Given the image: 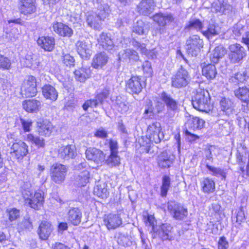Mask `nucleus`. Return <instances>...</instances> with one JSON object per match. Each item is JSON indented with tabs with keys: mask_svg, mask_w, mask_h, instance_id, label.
<instances>
[{
	"mask_svg": "<svg viewBox=\"0 0 249 249\" xmlns=\"http://www.w3.org/2000/svg\"><path fill=\"white\" fill-rule=\"evenodd\" d=\"M107 186V184L104 182L99 183L94 188V193L99 197H106L108 194Z\"/></svg>",
	"mask_w": 249,
	"mask_h": 249,
	"instance_id": "nucleus-48",
	"label": "nucleus"
},
{
	"mask_svg": "<svg viewBox=\"0 0 249 249\" xmlns=\"http://www.w3.org/2000/svg\"><path fill=\"white\" fill-rule=\"evenodd\" d=\"M126 89L129 92L136 94L140 92L142 89L140 79L137 76H132L127 82Z\"/></svg>",
	"mask_w": 249,
	"mask_h": 249,
	"instance_id": "nucleus-21",
	"label": "nucleus"
},
{
	"mask_svg": "<svg viewBox=\"0 0 249 249\" xmlns=\"http://www.w3.org/2000/svg\"><path fill=\"white\" fill-rule=\"evenodd\" d=\"M246 74L244 73H240L238 72L235 74L234 77L231 78V80L232 81L239 82H243L246 79Z\"/></svg>",
	"mask_w": 249,
	"mask_h": 249,
	"instance_id": "nucleus-62",
	"label": "nucleus"
},
{
	"mask_svg": "<svg viewBox=\"0 0 249 249\" xmlns=\"http://www.w3.org/2000/svg\"><path fill=\"white\" fill-rule=\"evenodd\" d=\"M27 140L38 148H44L45 146V140L43 138L34 135L33 134L27 135Z\"/></svg>",
	"mask_w": 249,
	"mask_h": 249,
	"instance_id": "nucleus-43",
	"label": "nucleus"
},
{
	"mask_svg": "<svg viewBox=\"0 0 249 249\" xmlns=\"http://www.w3.org/2000/svg\"><path fill=\"white\" fill-rule=\"evenodd\" d=\"M205 121L198 117H190L186 123V126L193 130L200 129L204 127Z\"/></svg>",
	"mask_w": 249,
	"mask_h": 249,
	"instance_id": "nucleus-31",
	"label": "nucleus"
},
{
	"mask_svg": "<svg viewBox=\"0 0 249 249\" xmlns=\"http://www.w3.org/2000/svg\"><path fill=\"white\" fill-rule=\"evenodd\" d=\"M174 158L167 151L160 153L158 156L157 162L158 165L161 168H167L173 164Z\"/></svg>",
	"mask_w": 249,
	"mask_h": 249,
	"instance_id": "nucleus-16",
	"label": "nucleus"
},
{
	"mask_svg": "<svg viewBox=\"0 0 249 249\" xmlns=\"http://www.w3.org/2000/svg\"><path fill=\"white\" fill-rule=\"evenodd\" d=\"M171 184V179L169 176H164L162 180V185L160 187V195L162 197L166 196L167 192Z\"/></svg>",
	"mask_w": 249,
	"mask_h": 249,
	"instance_id": "nucleus-46",
	"label": "nucleus"
},
{
	"mask_svg": "<svg viewBox=\"0 0 249 249\" xmlns=\"http://www.w3.org/2000/svg\"><path fill=\"white\" fill-rule=\"evenodd\" d=\"M109 93V89L106 88L101 93L98 94L94 99L97 104L98 105L102 104L104 100L108 97Z\"/></svg>",
	"mask_w": 249,
	"mask_h": 249,
	"instance_id": "nucleus-51",
	"label": "nucleus"
},
{
	"mask_svg": "<svg viewBox=\"0 0 249 249\" xmlns=\"http://www.w3.org/2000/svg\"><path fill=\"white\" fill-rule=\"evenodd\" d=\"M115 106L118 111L122 113H124L127 111L129 108L128 103L125 100L120 96L116 97L115 102Z\"/></svg>",
	"mask_w": 249,
	"mask_h": 249,
	"instance_id": "nucleus-42",
	"label": "nucleus"
},
{
	"mask_svg": "<svg viewBox=\"0 0 249 249\" xmlns=\"http://www.w3.org/2000/svg\"><path fill=\"white\" fill-rule=\"evenodd\" d=\"M96 102V101H95L94 99L87 100L83 105V109L87 110L89 107H97L98 105L97 104Z\"/></svg>",
	"mask_w": 249,
	"mask_h": 249,
	"instance_id": "nucleus-63",
	"label": "nucleus"
},
{
	"mask_svg": "<svg viewBox=\"0 0 249 249\" xmlns=\"http://www.w3.org/2000/svg\"><path fill=\"white\" fill-rule=\"evenodd\" d=\"M187 53L192 56H196L203 47V40L197 35L190 36L186 42Z\"/></svg>",
	"mask_w": 249,
	"mask_h": 249,
	"instance_id": "nucleus-5",
	"label": "nucleus"
},
{
	"mask_svg": "<svg viewBox=\"0 0 249 249\" xmlns=\"http://www.w3.org/2000/svg\"><path fill=\"white\" fill-rule=\"evenodd\" d=\"M202 74L207 79L212 80L214 79L217 75V71L214 65L208 64L203 67Z\"/></svg>",
	"mask_w": 249,
	"mask_h": 249,
	"instance_id": "nucleus-36",
	"label": "nucleus"
},
{
	"mask_svg": "<svg viewBox=\"0 0 249 249\" xmlns=\"http://www.w3.org/2000/svg\"><path fill=\"white\" fill-rule=\"evenodd\" d=\"M74 74L75 79L80 82H85L90 77L89 70L84 68L76 70Z\"/></svg>",
	"mask_w": 249,
	"mask_h": 249,
	"instance_id": "nucleus-39",
	"label": "nucleus"
},
{
	"mask_svg": "<svg viewBox=\"0 0 249 249\" xmlns=\"http://www.w3.org/2000/svg\"><path fill=\"white\" fill-rule=\"evenodd\" d=\"M109 166L113 167L118 165L120 163V159L117 153H111L110 156L105 161Z\"/></svg>",
	"mask_w": 249,
	"mask_h": 249,
	"instance_id": "nucleus-49",
	"label": "nucleus"
},
{
	"mask_svg": "<svg viewBox=\"0 0 249 249\" xmlns=\"http://www.w3.org/2000/svg\"><path fill=\"white\" fill-rule=\"evenodd\" d=\"M230 53L229 58L233 63L241 60L246 55L245 50L243 47L238 43L231 44L229 47Z\"/></svg>",
	"mask_w": 249,
	"mask_h": 249,
	"instance_id": "nucleus-9",
	"label": "nucleus"
},
{
	"mask_svg": "<svg viewBox=\"0 0 249 249\" xmlns=\"http://www.w3.org/2000/svg\"><path fill=\"white\" fill-rule=\"evenodd\" d=\"M119 58L120 60L129 59L130 61H136L139 60V56L136 51L132 49H127L119 53Z\"/></svg>",
	"mask_w": 249,
	"mask_h": 249,
	"instance_id": "nucleus-30",
	"label": "nucleus"
},
{
	"mask_svg": "<svg viewBox=\"0 0 249 249\" xmlns=\"http://www.w3.org/2000/svg\"><path fill=\"white\" fill-rule=\"evenodd\" d=\"M206 166L210 171L212 172L213 175L224 176V173L221 169L210 166L208 163L206 164Z\"/></svg>",
	"mask_w": 249,
	"mask_h": 249,
	"instance_id": "nucleus-56",
	"label": "nucleus"
},
{
	"mask_svg": "<svg viewBox=\"0 0 249 249\" xmlns=\"http://www.w3.org/2000/svg\"><path fill=\"white\" fill-rule=\"evenodd\" d=\"M111 153L118 154V143L116 141L110 139L109 142Z\"/></svg>",
	"mask_w": 249,
	"mask_h": 249,
	"instance_id": "nucleus-64",
	"label": "nucleus"
},
{
	"mask_svg": "<svg viewBox=\"0 0 249 249\" xmlns=\"http://www.w3.org/2000/svg\"><path fill=\"white\" fill-rule=\"evenodd\" d=\"M35 0H18V10L25 15L31 14L36 11Z\"/></svg>",
	"mask_w": 249,
	"mask_h": 249,
	"instance_id": "nucleus-14",
	"label": "nucleus"
},
{
	"mask_svg": "<svg viewBox=\"0 0 249 249\" xmlns=\"http://www.w3.org/2000/svg\"><path fill=\"white\" fill-rule=\"evenodd\" d=\"M86 158L88 160H92L97 164H102L105 160V155L101 150L89 147L85 152Z\"/></svg>",
	"mask_w": 249,
	"mask_h": 249,
	"instance_id": "nucleus-13",
	"label": "nucleus"
},
{
	"mask_svg": "<svg viewBox=\"0 0 249 249\" xmlns=\"http://www.w3.org/2000/svg\"><path fill=\"white\" fill-rule=\"evenodd\" d=\"M103 221L107 230H114L119 228L123 223L122 218L120 214L109 213L105 214Z\"/></svg>",
	"mask_w": 249,
	"mask_h": 249,
	"instance_id": "nucleus-12",
	"label": "nucleus"
},
{
	"mask_svg": "<svg viewBox=\"0 0 249 249\" xmlns=\"http://www.w3.org/2000/svg\"><path fill=\"white\" fill-rule=\"evenodd\" d=\"M89 172L85 170L81 172L75 178L77 185L79 187L84 186L89 182Z\"/></svg>",
	"mask_w": 249,
	"mask_h": 249,
	"instance_id": "nucleus-41",
	"label": "nucleus"
},
{
	"mask_svg": "<svg viewBox=\"0 0 249 249\" xmlns=\"http://www.w3.org/2000/svg\"><path fill=\"white\" fill-rule=\"evenodd\" d=\"M78 54L85 59H89L91 54V44L85 40H79L76 43Z\"/></svg>",
	"mask_w": 249,
	"mask_h": 249,
	"instance_id": "nucleus-15",
	"label": "nucleus"
},
{
	"mask_svg": "<svg viewBox=\"0 0 249 249\" xmlns=\"http://www.w3.org/2000/svg\"><path fill=\"white\" fill-rule=\"evenodd\" d=\"M191 80L188 72L182 66L178 70L172 77V86L176 88L186 87Z\"/></svg>",
	"mask_w": 249,
	"mask_h": 249,
	"instance_id": "nucleus-4",
	"label": "nucleus"
},
{
	"mask_svg": "<svg viewBox=\"0 0 249 249\" xmlns=\"http://www.w3.org/2000/svg\"><path fill=\"white\" fill-rule=\"evenodd\" d=\"M149 29L146 24L142 20H138L133 26L132 32L139 35H147Z\"/></svg>",
	"mask_w": 249,
	"mask_h": 249,
	"instance_id": "nucleus-37",
	"label": "nucleus"
},
{
	"mask_svg": "<svg viewBox=\"0 0 249 249\" xmlns=\"http://www.w3.org/2000/svg\"><path fill=\"white\" fill-rule=\"evenodd\" d=\"M229 248V243L224 236L219 238L218 242V249H228Z\"/></svg>",
	"mask_w": 249,
	"mask_h": 249,
	"instance_id": "nucleus-59",
	"label": "nucleus"
},
{
	"mask_svg": "<svg viewBox=\"0 0 249 249\" xmlns=\"http://www.w3.org/2000/svg\"><path fill=\"white\" fill-rule=\"evenodd\" d=\"M153 20L159 25L164 26L168 23L172 21L174 18L171 14L164 15L158 13L153 16Z\"/></svg>",
	"mask_w": 249,
	"mask_h": 249,
	"instance_id": "nucleus-33",
	"label": "nucleus"
},
{
	"mask_svg": "<svg viewBox=\"0 0 249 249\" xmlns=\"http://www.w3.org/2000/svg\"><path fill=\"white\" fill-rule=\"evenodd\" d=\"M118 243L124 247L129 246L131 242L128 236L125 235L122 233H119L117 237Z\"/></svg>",
	"mask_w": 249,
	"mask_h": 249,
	"instance_id": "nucleus-52",
	"label": "nucleus"
},
{
	"mask_svg": "<svg viewBox=\"0 0 249 249\" xmlns=\"http://www.w3.org/2000/svg\"><path fill=\"white\" fill-rule=\"evenodd\" d=\"M75 155V148L71 145L62 146L58 150V156L62 159L68 160L70 158H73Z\"/></svg>",
	"mask_w": 249,
	"mask_h": 249,
	"instance_id": "nucleus-24",
	"label": "nucleus"
},
{
	"mask_svg": "<svg viewBox=\"0 0 249 249\" xmlns=\"http://www.w3.org/2000/svg\"><path fill=\"white\" fill-rule=\"evenodd\" d=\"M226 53V48L223 45H220L213 50V53L210 56V60L212 62L216 64Z\"/></svg>",
	"mask_w": 249,
	"mask_h": 249,
	"instance_id": "nucleus-29",
	"label": "nucleus"
},
{
	"mask_svg": "<svg viewBox=\"0 0 249 249\" xmlns=\"http://www.w3.org/2000/svg\"><path fill=\"white\" fill-rule=\"evenodd\" d=\"M38 45L45 51H52L54 47V39L50 36H41L37 40Z\"/></svg>",
	"mask_w": 249,
	"mask_h": 249,
	"instance_id": "nucleus-25",
	"label": "nucleus"
},
{
	"mask_svg": "<svg viewBox=\"0 0 249 249\" xmlns=\"http://www.w3.org/2000/svg\"><path fill=\"white\" fill-rule=\"evenodd\" d=\"M231 6L227 3H221L220 1L212 4V11L213 12L225 13L226 10H230Z\"/></svg>",
	"mask_w": 249,
	"mask_h": 249,
	"instance_id": "nucleus-45",
	"label": "nucleus"
},
{
	"mask_svg": "<svg viewBox=\"0 0 249 249\" xmlns=\"http://www.w3.org/2000/svg\"><path fill=\"white\" fill-rule=\"evenodd\" d=\"M28 153V146L21 141L13 143L10 147V154L14 159L21 161Z\"/></svg>",
	"mask_w": 249,
	"mask_h": 249,
	"instance_id": "nucleus-6",
	"label": "nucleus"
},
{
	"mask_svg": "<svg viewBox=\"0 0 249 249\" xmlns=\"http://www.w3.org/2000/svg\"><path fill=\"white\" fill-rule=\"evenodd\" d=\"M53 230L51 224L47 221H42L40 224L37 233L42 240H46L51 234Z\"/></svg>",
	"mask_w": 249,
	"mask_h": 249,
	"instance_id": "nucleus-23",
	"label": "nucleus"
},
{
	"mask_svg": "<svg viewBox=\"0 0 249 249\" xmlns=\"http://www.w3.org/2000/svg\"><path fill=\"white\" fill-rule=\"evenodd\" d=\"M236 162L239 165L240 170L241 171V174L244 177L246 175V169H245L244 163L245 161L243 160V156L238 152L237 153L236 155Z\"/></svg>",
	"mask_w": 249,
	"mask_h": 249,
	"instance_id": "nucleus-53",
	"label": "nucleus"
},
{
	"mask_svg": "<svg viewBox=\"0 0 249 249\" xmlns=\"http://www.w3.org/2000/svg\"><path fill=\"white\" fill-rule=\"evenodd\" d=\"M146 136L150 142L160 143L164 138L160 124L156 122L149 124L147 129Z\"/></svg>",
	"mask_w": 249,
	"mask_h": 249,
	"instance_id": "nucleus-7",
	"label": "nucleus"
},
{
	"mask_svg": "<svg viewBox=\"0 0 249 249\" xmlns=\"http://www.w3.org/2000/svg\"><path fill=\"white\" fill-rule=\"evenodd\" d=\"M22 194L27 205L36 210L42 206L44 198L41 193L36 192L33 195L30 190L25 189Z\"/></svg>",
	"mask_w": 249,
	"mask_h": 249,
	"instance_id": "nucleus-3",
	"label": "nucleus"
},
{
	"mask_svg": "<svg viewBox=\"0 0 249 249\" xmlns=\"http://www.w3.org/2000/svg\"><path fill=\"white\" fill-rule=\"evenodd\" d=\"M62 61L63 64L68 68H71L74 66L75 59L74 57L70 54H63Z\"/></svg>",
	"mask_w": 249,
	"mask_h": 249,
	"instance_id": "nucleus-50",
	"label": "nucleus"
},
{
	"mask_svg": "<svg viewBox=\"0 0 249 249\" xmlns=\"http://www.w3.org/2000/svg\"><path fill=\"white\" fill-rule=\"evenodd\" d=\"M53 29L55 33L62 36L71 37L73 34L72 30L61 22L53 23Z\"/></svg>",
	"mask_w": 249,
	"mask_h": 249,
	"instance_id": "nucleus-20",
	"label": "nucleus"
},
{
	"mask_svg": "<svg viewBox=\"0 0 249 249\" xmlns=\"http://www.w3.org/2000/svg\"><path fill=\"white\" fill-rule=\"evenodd\" d=\"M244 210L243 207H240L236 216V222L239 224L245 220Z\"/></svg>",
	"mask_w": 249,
	"mask_h": 249,
	"instance_id": "nucleus-61",
	"label": "nucleus"
},
{
	"mask_svg": "<svg viewBox=\"0 0 249 249\" xmlns=\"http://www.w3.org/2000/svg\"><path fill=\"white\" fill-rule=\"evenodd\" d=\"M38 131L41 135L49 136L53 132V127L52 123L47 120L37 122Z\"/></svg>",
	"mask_w": 249,
	"mask_h": 249,
	"instance_id": "nucleus-22",
	"label": "nucleus"
},
{
	"mask_svg": "<svg viewBox=\"0 0 249 249\" xmlns=\"http://www.w3.org/2000/svg\"><path fill=\"white\" fill-rule=\"evenodd\" d=\"M87 22L89 27L95 30H100L101 29V20L94 13L88 14Z\"/></svg>",
	"mask_w": 249,
	"mask_h": 249,
	"instance_id": "nucleus-35",
	"label": "nucleus"
},
{
	"mask_svg": "<svg viewBox=\"0 0 249 249\" xmlns=\"http://www.w3.org/2000/svg\"><path fill=\"white\" fill-rule=\"evenodd\" d=\"M235 95L243 102H249V89L247 87L239 88L235 91Z\"/></svg>",
	"mask_w": 249,
	"mask_h": 249,
	"instance_id": "nucleus-44",
	"label": "nucleus"
},
{
	"mask_svg": "<svg viewBox=\"0 0 249 249\" xmlns=\"http://www.w3.org/2000/svg\"><path fill=\"white\" fill-rule=\"evenodd\" d=\"M155 7L153 0H142L138 6L140 13L147 15L153 12Z\"/></svg>",
	"mask_w": 249,
	"mask_h": 249,
	"instance_id": "nucleus-26",
	"label": "nucleus"
},
{
	"mask_svg": "<svg viewBox=\"0 0 249 249\" xmlns=\"http://www.w3.org/2000/svg\"><path fill=\"white\" fill-rule=\"evenodd\" d=\"M192 102L194 107L199 111L207 112L210 110V96L207 90L202 89L197 90L192 98Z\"/></svg>",
	"mask_w": 249,
	"mask_h": 249,
	"instance_id": "nucleus-1",
	"label": "nucleus"
},
{
	"mask_svg": "<svg viewBox=\"0 0 249 249\" xmlns=\"http://www.w3.org/2000/svg\"><path fill=\"white\" fill-rule=\"evenodd\" d=\"M11 65L10 60L6 57L0 54V69L8 70Z\"/></svg>",
	"mask_w": 249,
	"mask_h": 249,
	"instance_id": "nucleus-54",
	"label": "nucleus"
},
{
	"mask_svg": "<svg viewBox=\"0 0 249 249\" xmlns=\"http://www.w3.org/2000/svg\"><path fill=\"white\" fill-rule=\"evenodd\" d=\"M167 208L173 217L177 220H182L188 214L187 209L175 201L169 202Z\"/></svg>",
	"mask_w": 249,
	"mask_h": 249,
	"instance_id": "nucleus-10",
	"label": "nucleus"
},
{
	"mask_svg": "<svg viewBox=\"0 0 249 249\" xmlns=\"http://www.w3.org/2000/svg\"><path fill=\"white\" fill-rule=\"evenodd\" d=\"M23 130L25 131L29 132L31 130L30 127L32 125L33 122L30 119H20Z\"/></svg>",
	"mask_w": 249,
	"mask_h": 249,
	"instance_id": "nucleus-57",
	"label": "nucleus"
},
{
	"mask_svg": "<svg viewBox=\"0 0 249 249\" xmlns=\"http://www.w3.org/2000/svg\"><path fill=\"white\" fill-rule=\"evenodd\" d=\"M172 227L167 223L163 224L160 226L159 234L163 240H172L174 236L172 232Z\"/></svg>",
	"mask_w": 249,
	"mask_h": 249,
	"instance_id": "nucleus-32",
	"label": "nucleus"
},
{
	"mask_svg": "<svg viewBox=\"0 0 249 249\" xmlns=\"http://www.w3.org/2000/svg\"><path fill=\"white\" fill-rule=\"evenodd\" d=\"M221 110L224 112L226 115H230L234 111V104L229 99L223 98L220 102Z\"/></svg>",
	"mask_w": 249,
	"mask_h": 249,
	"instance_id": "nucleus-34",
	"label": "nucleus"
},
{
	"mask_svg": "<svg viewBox=\"0 0 249 249\" xmlns=\"http://www.w3.org/2000/svg\"><path fill=\"white\" fill-rule=\"evenodd\" d=\"M97 41L103 49L110 51L114 48V43L111 39L110 34L102 32L97 39Z\"/></svg>",
	"mask_w": 249,
	"mask_h": 249,
	"instance_id": "nucleus-19",
	"label": "nucleus"
},
{
	"mask_svg": "<svg viewBox=\"0 0 249 249\" xmlns=\"http://www.w3.org/2000/svg\"><path fill=\"white\" fill-rule=\"evenodd\" d=\"M94 14L97 15L98 18H99L101 21L104 20L108 16L107 12L102 7H101L100 9H98L97 12Z\"/></svg>",
	"mask_w": 249,
	"mask_h": 249,
	"instance_id": "nucleus-60",
	"label": "nucleus"
},
{
	"mask_svg": "<svg viewBox=\"0 0 249 249\" xmlns=\"http://www.w3.org/2000/svg\"><path fill=\"white\" fill-rule=\"evenodd\" d=\"M108 60V57L105 52L97 53L92 59V66L95 69L102 68Z\"/></svg>",
	"mask_w": 249,
	"mask_h": 249,
	"instance_id": "nucleus-27",
	"label": "nucleus"
},
{
	"mask_svg": "<svg viewBox=\"0 0 249 249\" xmlns=\"http://www.w3.org/2000/svg\"><path fill=\"white\" fill-rule=\"evenodd\" d=\"M42 92L47 99L55 101L58 97V92L56 89L50 85H45L42 88Z\"/></svg>",
	"mask_w": 249,
	"mask_h": 249,
	"instance_id": "nucleus-28",
	"label": "nucleus"
},
{
	"mask_svg": "<svg viewBox=\"0 0 249 249\" xmlns=\"http://www.w3.org/2000/svg\"><path fill=\"white\" fill-rule=\"evenodd\" d=\"M68 171L67 167L61 163H54L50 169V175L51 180L57 184L64 182Z\"/></svg>",
	"mask_w": 249,
	"mask_h": 249,
	"instance_id": "nucleus-2",
	"label": "nucleus"
},
{
	"mask_svg": "<svg viewBox=\"0 0 249 249\" xmlns=\"http://www.w3.org/2000/svg\"><path fill=\"white\" fill-rule=\"evenodd\" d=\"M82 212L77 207H71L67 213L68 220L74 226L78 225L82 218Z\"/></svg>",
	"mask_w": 249,
	"mask_h": 249,
	"instance_id": "nucleus-17",
	"label": "nucleus"
},
{
	"mask_svg": "<svg viewBox=\"0 0 249 249\" xmlns=\"http://www.w3.org/2000/svg\"><path fill=\"white\" fill-rule=\"evenodd\" d=\"M21 92L26 97H33L37 92L36 79L33 76H29L28 79L24 82L21 88Z\"/></svg>",
	"mask_w": 249,
	"mask_h": 249,
	"instance_id": "nucleus-11",
	"label": "nucleus"
},
{
	"mask_svg": "<svg viewBox=\"0 0 249 249\" xmlns=\"http://www.w3.org/2000/svg\"><path fill=\"white\" fill-rule=\"evenodd\" d=\"M203 24L198 19H192L189 20L185 27V29L190 30L194 29L197 31L202 30Z\"/></svg>",
	"mask_w": 249,
	"mask_h": 249,
	"instance_id": "nucleus-47",
	"label": "nucleus"
},
{
	"mask_svg": "<svg viewBox=\"0 0 249 249\" xmlns=\"http://www.w3.org/2000/svg\"><path fill=\"white\" fill-rule=\"evenodd\" d=\"M160 99L166 105L168 117L172 118L175 116L176 112L178 109V101L173 98L171 95L163 91L160 94Z\"/></svg>",
	"mask_w": 249,
	"mask_h": 249,
	"instance_id": "nucleus-8",
	"label": "nucleus"
},
{
	"mask_svg": "<svg viewBox=\"0 0 249 249\" xmlns=\"http://www.w3.org/2000/svg\"><path fill=\"white\" fill-rule=\"evenodd\" d=\"M220 28L218 25L210 23L206 30L202 31L203 35L208 38L219 34Z\"/></svg>",
	"mask_w": 249,
	"mask_h": 249,
	"instance_id": "nucleus-40",
	"label": "nucleus"
},
{
	"mask_svg": "<svg viewBox=\"0 0 249 249\" xmlns=\"http://www.w3.org/2000/svg\"><path fill=\"white\" fill-rule=\"evenodd\" d=\"M132 45L138 49H139L141 51L142 53H147V49L146 48V46L144 43H141L137 41L136 39H134L132 41Z\"/></svg>",
	"mask_w": 249,
	"mask_h": 249,
	"instance_id": "nucleus-58",
	"label": "nucleus"
},
{
	"mask_svg": "<svg viewBox=\"0 0 249 249\" xmlns=\"http://www.w3.org/2000/svg\"><path fill=\"white\" fill-rule=\"evenodd\" d=\"M9 219L10 221H14L19 217L20 212L18 210L12 208L8 210Z\"/></svg>",
	"mask_w": 249,
	"mask_h": 249,
	"instance_id": "nucleus-55",
	"label": "nucleus"
},
{
	"mask_svg": "<svg viewBox=\"0 0 249 249\" xmlns=\"http://www.w3.org/2000/svg\"><path fill=\"white\" fill-rule=\"evenodd\" d=\"M23 109L29 113H37L41 107L40 101L35 99L26 100L22 102Z\"/></svg>",
	"mask_w": 249,
	"mask_h": 249,
	"instance_id": "nucleus-18",
	"label": "nucleus"
},
{
	"mask_svg": "<svg viewBox=\"0 0 249 249\" xmlns=\"http://www.w3.org/2000/svg\"><path fill=\"white\" fill-rule=\"evenodd\" d=\"M203 192L205 193H211L215 190V183L213 180L208 178H204L200 183Z\"/></svg>",
	"mask_w": 249,
	"mask_h": 249,
	"instance_id": "nucleus-38",
	"label": "nucleus"
}]
</instances>
